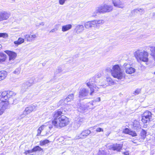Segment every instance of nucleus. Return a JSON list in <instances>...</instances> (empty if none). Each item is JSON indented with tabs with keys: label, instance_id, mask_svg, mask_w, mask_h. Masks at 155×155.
Returning a JSON list of instances; mask_svg holds the SVG:
<instances>
[{
	"label": "nucleus",
	"instance_id": "1",
	"mask_svg": "<svg viewBox=\"0 0 155 155\" xmlns=\"http://www.w3.org/2000/svg\"><path fill=\"white\" fill-rule=\"evenodd\" d=\"M63 114L62 112L60 110L55 111L54 112L53 123L55 127L61 128L68 124V118Z\"/></svg>",
	"mask_w": 155,
	"mask_h": 155
},
{
	"label": "nucleus",
	"instance_id": "2",
	"mask_svg": "<svg viewBox=\"0 0 155 155\" xmlns=\"http://www.w3.org/2000/svg\"><path fill=\"white\" fill-rule=\"evenodd\" d=\"M106 71L108 72H110L112 76L114 78L118 79H121L125 78V74L124 73L120 66L118 64H115L113 66L112 69L107 67Z\"/></svg>",
	"mask_w": 155,
	"mask_h": 155
},
{
	"label": "nucleus",
	"instance_id": "3",
	"mask_svg": "<svg viewBox=\"0 0 155 155\" xmlns=\"http://www.w3.org/2000/svg\"><path fill=\"white\" fill-rule=\"evenodd\" d=\"M134 55L137 60L139 59L144 62L148 61V58L147 57L148 53L144 50H138L134 52Z\"/></svg>",
	"mask_w": 155,
	"mask_h": 155
},
{
	"label": "nucleus",
	"instance_id": "4",
	"mask_svg": "<svg viewBox=\"0 0 155 155\" xmlns=\"http://www.w3.org/2000/svg\"><path fill=\"white\" fill-rule=\"evenodd\" d=\"M101 76V74L100 73L97 74L95 75L93 77L91 80V81L87 82V81L86 82V84L87 86L90 88L91 91L90 94L91 95H93V93L97 91L98 89V87H97L96 85H93V82H96V81L94 80L96 79V78L97 77V78H100Z\"/></svg>",
	"mask_w": 155,
	"mask_h": 155
},
{
	"label": "nucleus",
	"instance_id": "5",
	"mask_svg": "<svg viewBox=\"0 0 155 155\" xmlns=\"http://www.w3.org/2000/svg\"><path fill=\"white\" fill-rule=\"evenodd\" d=\"M113 9V6L104 4L97 7V11L99 12L100 13L104 14L110 12L112 11Z\"/></svg>",
	"mask_w": 155,
	"mask_h": 155
},
{
	"label": "nucleus",
	"instance_id": "6",
	"mask_svg": "<svg viewBox=\"0 0 155 155\" xmlns=\"http://www.w3.org/2000/svg\"><path fill=\"white\" fill-rule=\"evenodd\" d=\"M152 114L151 112L146 111L142 116L141 121L144 123L149 122L152 119Z\"/></svg>",
	"mask_w": 155,
	"mask_h": 155
},
{
	"label": "nucleus",
	"instance_id": "7",
	"mask_svg": "<svg viewBox=\"0 0 155 155\" xmlns=\"http://www.w3.org/2000/svg\"><path fill=\"white\" fill-rule=\"evenodd\" d=\"M91 133V131L89 130H83L81 132L80 134L76 136L75 137V139H84L86 138Z\"/></svg>",
	"mask_w": 155,
	"mask_h": 155
},
{
	"label": "nucleus",
	"instance_id": "8",
	"mask_svg": "<svg viewBox=\"0 0 155 155\" xmlns=\"http://www.w3.org/2000/svg\"><path fill=\"white\" fill-rule=\"evenodd\" d=\"M123 66L125 68V72L127 74H131L135 71V69L131 67L129 63H125Z\"/></svg>",
	"mask_w": 155,
	"mask_h": 155
},
{
	"label": "nucleus",
	"instance_id": "9",
	"mask_svg": "<svg viewBox=\"0 0 155 155\" xmlns=\"http://www.w3.org/2000/svg\"><path fill=\"white\" fill-rule=\"evenodd\" d=\"M53 120L52 121H49L45 124H44L42 125L44 130L46 131L47 133L49 132L50 130L53 128V125L54 126Z\"/></svg>",
	"mask_w": 155,
	"mask_h": 155
},
{
	"label": "nucleus",
	"instance_id": "10",
	"mask_svg": "<svg viewBox=\"0 0 155 155\" xmlns=\"http://www.w3.org/2000/svg\"><path fill=\"white\" fill-rule=\"evenodd\" d=\"M89 93V91L88 89H87L85 88H83L80 89L79 92V97L80 98H84L85 97L87 96L89 94H90ZM90 95H91L90 94Z\"/></svg>",
	"mask_w": 155,
	"mask_h": 155
},
{
	"label": "nucleus",
	"instance_id": "11",
	"mask_svg": "<svg viewBox=\"0 0 155 155\" xmlns=\"http://www.w3.org/2000/svg\"><path fill=\"white\" fill-rule=\"evenodd\" d=\"M7 94V92L6 91H4L2 92H0V100L3 102H4V103H3L2 104H0V106H2L3 104H4L5 103L7 102H9V104L10 102L9 101H6V98H7V97L5 96V95H6Z\"/></svg>",
	"mask_w": 155,
	"mask_h": 155
},
{
	"label": "nucleus",
	"instance_id": "12",
	"mask_svg": "<svg viewBox=\"0 0 155 155\" xmlns=\"http://www.w3.org/2000/svg\"><path fill=\"white\" fill-rule=\"evenodd\" d=\"M10 16V14L6 12L3 11L0 12V22L8 19Z\"/></svg>",
	"mask_w": 155,
	"mask_h": 155
},
{
	"label": "nucleus",
	"instance_id": "13",
	"mask_svg": "<svg viewBox=\"0 0 155 155\" xmlns=\"http://www.w3.org/2000/svg\"><path fill=\"white\" fill-rule=\"evenodd\" d=\"M37 37V35L36 34H26L24 35L25 39L27 41L29 42L34 41Z\"/></svg>",
	"mask_w": 155,
	"mask_h": 155
},
{
	"label": "nucleus",
	"instance_id": "14",
	"mask_svg": "<svg viewBox=\"0 0 155 155\" xmlns=\"http://www.w3.org/2000/svg\"><path fill=\"white\" fill-rule=\"evenodd\" d=\"M9 107L8 102L5 103L2 105V106H0V115H2L5 110L6 109L9 108Z\"/></svg>",
	"mask_w": 155,
	"mask_h": 155
},
{
	"label": "nucleus",
	"instance_id": "15",
	"mask_svg": "<svg viewBox=\"0 0 155 155\" xmlns=\"http://www.w3.org/2000/svg\"><path fill=\"white\" fill-rule=\"evenodd\" d=\"M114 5L118 8H123L124 7V3L120 0H114L113 1Z\"/></svg>",
	"mask_w": 155,
	"mask_h": 155
},
{
	"label": "nucleus",
	"instance_id": "16",
	"mask_svg": "<svg viewBox=\"0 0 155 155\" xmlns=\"http://www.w3.org/2000/svg\"><path fill=\"white\" fill-rule=\"evenodd\" d=\"M5 52L9 56L10 61L14 60L17 56V54L14 52L9 50L5 51Z\"/></svg>",
	"mask_w": 155,
	"mask_h": 155
},
{
	"label": "nucleus",
	"instance_id": "17",
	"mask_svg": "<svg viewBox=\"0 0 155 155\" xmlns=\"http://www.w3.org/2000/svg\"><path fill=\"white\" fill-rule=\"evenodd\" d=\"M122 147V144L116 143L111 146L110 148L114 150L120 151Z\"/></svg>",
	"mask_w": 155,
	"mask_h": 155
},
{
	"label": "nucleus",
	"instance_id": "18",
	"mask_svg": "<svg viewBox=\"0 0 155 155\" xmlns=\"http://www.w3.org/2000/svg\"><path fill=\"white\" fill-rule=\"evenodd\" d=\"M95 26L93 20L86 22L84 24L85 28L86 29H89Z\"/></svg>",
	"mask_w": 155,
	"mask_h": 155
},
{
	"label": "nucleus",
	"instance_id": "19",
	"mask_svg": "<svg viewBox=\"0 0 155 155\" xmlns=\"http://www.w3.org/2000/svg\"><path fill=\"white\" fill-rule=\"evenodd\" d=\"M84 119L82 118L78 117L76 119L74 124H77V125L75 127V128H78L80 127L81 124L84 121Z\"/></svg>",
	"mask_w": 155,
	"mask_h": 155
},
{
	"label": "nucleus",
	"instance_id": "20",
	"mask_svg": "<svg viewBox=\"0 0 155 155\" xmlns=\"http://www.w3.org/2000/svg\"><path fill=\"white\" fill-rule=\"evenodd\" d=\"M84 26L82 25H78L76 26L75 30L78 33H80L84 31Z\"/></svg>",
	"mask_w": 155,
	"mask_h": 155
},
{
	"label": "nucleus",
	"instance_id": "21",
	"mask_svg": "<svg viewBox=\"0 0 155 155\" xmlns=\"http://www.w3.org/2000/svg\"><path fill=\"white\" fill-rule=\"evenodd\" d=\"M74 99V94H71L69 95L65 99H63V100L61 101L62 102L63 101H65V102H67V103L71 101V100H73Z\"/></svg>",
	"mask_w": 155,
	"mask_h": 155
},
{
	"label": "nucleus",
	"instance_id": "22",
	"mask_svg": "<svg viewBox=\"0 0 155 155\" xmlns=\"http://www.w3.org/2000/svg\"><path fill=\"white\" fill-rule=\"evenodd\" d=\"M106 81H107L108 83V84H102L101 85L102 87H105V85L106 86H107L108 85H113L114 84V82L112 80V79H111V78L110 77H107L106 78Z\"/></svg>",
	"mask_w": 155,
	"mask_h": 155
},
{
	"label": "nucleus",
	"instance_id": "23",
	"mask_svg": "<svg viewBox=\"0 0 155 155\" xmlns=\"http://www.w3.org/2000/svg\"><path fill=\"white\" fill-rule=\"evenodd\" d=\"M101 101V98L99 97L96 99L95 100L92 101L91 102H89L88 103V107H89V109H93L94 108V107H93L94 105L93 103L97 101Z\"/></svg>",
	"mask_w": 155,
	"mask_h": 155
},
{
	"label": "nucleus",
	"instance_id": "24",
	"mask_svg": "<svg viewBox=\"0 0 155 155\" xmlns=\"http://www.w3.org/2000/svg\"><path fill=\"white\" fill-rule=\"evenodd\" d=\"M72 25L71 24H68L66 25H63L62 27V31L63 32L66 31L72 28Z\"/></svg>",
	"mask_w": 155,
	"mask_h": 155
},
{
	"label": "nucleus",
	"instance_id": "25",
	"mask_svg": "<svg viewBox=\"0 0 155 155\" xmlns=\"http://www.w3.org/2000/svg\"><path fill=\"white\" fill-rule=\"evenodd\" d=\"M63 99L61 100H60L59 102V104L61 105H66V109H67V108H68V110H71V107H70L71 105H69L68 104H67V102H65L64 101H63L61 102V101Z\"/></svg>",
	"mask_w": 155,
	"mask_h": 155
},
{
	"label": "nucleus",
	"instance_id": "26",
	"mask_svg": "<svg viewBox=\"0 0 155 155\" xmlns=\"http://www.w3.org/2000/svg\"><path fill=\"white\" fill-rule=\"evenodd\" d=\"M24 39L21 38H19L17 41H14V43L16 46H17L19 45H20L24 43Z\"/></svg>",
	"mask_w": 155,
	"mask_h": 155
},
{
	"label": "nucleus",
	"instance_id": "27",
	"mask_svg": "<svg viewBox=\"0 0 155 155\" xmlns=\"http://www.w3.org/2000/svg\"><path fill=\"white\" fill-rule=\"evenodd\" d=\"M7 74L6 71H0V81L4 79L6 77Z\"/></svg>",
	"mask_w": 155,
	"mask_h": 155
},
{
	"label": "nucleus",
	"instance_id": "28",
	"mask_svg": "<svg viewBox=\"0 0 155 155\" xmlns=\"http://www.w3.org/2000/svg\"><path fill=\"white\" fill-rule=\"evenodd\" d=\"M7 58L6 54L0 52V63L5 61Z\"/></svg>",
	"mask_w": 155,
	"mask_h": 155
},
{
	"label": "nucleus",
	"instance_id": "29",
	"mask_svg": "<svg viewBox=\"0 0 155 155\" xmlns=\"http://www.w3.org/2000/svg\"><path fill=\"white\" fill-rule=\"evenodd\" d=\"M133 127L134 129L138 130L141 128V126L139 122L135 121L133 123Z\"/></svg>",
	"mask_w": 155,
	"mask_h": 155
},
{
	"label": "nucleus",
	"instance_id": "30",
	"mask_svg": "<svg viewBox=\"0 0 155 155\" xmlns=\"http://www.w3.org/2000/svg\"><path fill=\"white\" fill-rule=\"evenodd\" d=\"M93 21L94 25L96 26L99 25H102L104 22V21L102 19L94 20Z\"/></svg>",
	"mask_w": 155,
	"mask_h": 155
},
{
	"label": "nucleus",
	"instance_id": "31",
	"mask_svg": "<svg viewBox=\"0 0 155 155\" xmlns=\"http://www.w3.org/2000/svg\"><path fill=\"white\" fill-rule=\"evenodd\" d=\"M150 50L151 51V55L153 57L154 60L155 61V47H151Z\"/></svg>",
	"mask_w": 155,
	"mask_h": 155
},
{
	"label": "nucleus",
	"instance_id": "32",
	"mask_svg": "<svg viewBox=\"0 0 155 155\" xmlns=\"http://www.w3.org/2000/svg\"><path fill=\"white\" fill-rule=\"evenodd\" d=\"M32 152H36L37 151L39 152L42 151V152L43 151V150L42 148L39 147V146H36L32 149Z\"/></svg>",
	"mask_w": 155,
	"mask_h": 155
},
{
	"label": "nucleus",
	"instance_id": "33",
	"mask_svg": "<svg viewBox=\"0 0 155 155\" xmlns=\"http://www.w3.org/2000/svg\"><path fill=\"white\" fill-rule=\"evenodd\" d=\"M13 94L12 91L9 92V93L7 92V94L5 95V96L7 97V98H6V101H9L10 102L9 100L11 99H10L11 97L12 96Z\"/></svg>",
	"mask_w": 155,
	"mask_h": 155
},
{
	"label": "nucleus",
	"instance_id": "34",
	"mask_svg": "<svg viewBox=\"0 0 155 155\" xmlns=\"http://www.w3.org/2000/svg\"><path fill=\"white\" fill-rule=\"evenodd\" d=\"M146 131L142 129L140 133L142 139H144L146 137Z\"/></svg>",
	"mask_w": 155,
	"mask_h": 155
},
{
	"label": "nucleus",
	"instance_id": "35",
	"mask_svg": "<svg viewBox=\"0 0 155 155\" xmlns=\"http://www.w3.org/2000/svg\"><path fill=\"white\" fill-rule=\"evenodd\" d=\"M49 142V141L48 140H42L40 142V146H43L46 144L48 143Z\"/></svg>",
	"mask_w": 155,
	"mask_h": 155
},
{
	"label": "nucleus",
	"instance_id": "36",
	"mask_svg": "<svg viewBox=\"0 0 155 155\" xmlns=\"http://www.w3.org/2000/svg\"><path fill=\"white\" fill-rule=\"evenodd\" d=\"M31 112L30 111L28 107H27L25 109V110L23 112V115L24 116H24H25L30 113Z\"/></svg>",
	"mask_w": 155,
	"mask_h": 155
},
{
	"label": "nucleus",
	"instance_id": "37",
	"mask_svg": "<svg viewBox=\"0 0 155 155\" xmlns=\"http://www.w3.org/2000/svg\"><path fill=\"white\" fill-rule=\"evenodd\" d=\"M21 68H16L15 70L14 71V73L16 74H19L21 72Z\"/></svg>",
	"mask_w": 155,
	"mask_h": 155
},
{
	"label": "nucleus",
	"instance_id": "38",
	"mask_svg": "<svg viewBox=\"0 0 155 155\" xmlns=\"http://www.w3.org/2000/svg\"><path fill=\"white\" fill-rule=\"evenodd\" d=\"M42 127H42V126H41L38 128L37 130L38 133L37 134V136L40 135L41 131L43 130Z\"/></svg>",
	"mask_w": 155,
	"mask_h": 155
},
{
	"label": "nucleus",
	"instance_id": "39",
	"mask_svg": "<svg viewBox=\"0 0 155 155\" xmlns=\"http://www.w3.org/2000/svg\"><path fill=\"white\" fill-rule=\"evenodd\" d=\"M130 131V130L128 128H126L123 130V132L124 133L129 134Z\"/></svg>",
	"mask_w": 155,
	"mask_h": 155
},
{
	"label": "nucleus",
	"instance_id": "40",
	"mask_svg": "<svg viewBox=\"0 0 155 155\" xmlns=\"http://www.w3.org/2000/svg\"><path fill=\"white\" fill-rule=\"evenodd\" d=\"M130 135H131L133 137H135L137 135L136 133L134 131L130 130L129 134Z\"/></svg>",
	"mask_w": 155,
	"mask_h": 155
},
{
	"label": "nucleus",
	"instance_id": "41",
	"mask_svg": "<svg viewBox=\"0 0 155 155\" xmlns=\"http://www.w3.org/2000/svg\"><path fill=\"white\" fill-rule=\"evenodd\" d=\"M8 35L7 34L5 33H0V37H8Z\"/></svg>",
	"mask_w": 155,
	"mask_h": 155
},
{
	"label": "nucleus",
	"instance_id": "42",
	"mask_svg": "<svg viewBox=\"0 0 155 155\" xmlns=\"http://www.w3.org/2000/svg\"><path fill=\"white\" fill-rule=\"evenodd\" d=\"M97 7L96 8V10L95 12L93 13L92 16H95L97 15V13H100V12L97 11Z\"/></svg>",
	"mask_w": 155,
	"mask_h": 155
},
{
	"label": "nucleus",
	"instance_id": "43",
	"mask_svg": "<svg viewBox=\"0 0 155 155\" xmlns=\"http://www.w3.org/2000/svg\"><path fill=\"white\" fill-rule=\"evenodd\" d=\"M138 12L140 13L141 15L143 14L144 12V10L143 8H138Z\"/></svg>",
	"mask_w": 155,
	"mask_h": 155
},
{
	"label": "nucleus",
	"instance_id": "44",
	"mask_svg": "<svg viewBox=\"0 0 155 155\" xmlns=\"http://www.w3.org/2000/svg\"><path fill=\"white\" fill-rule=\"evenodd\" d=\"M103 131H104V130H103V129H102L101 128H100V127L97 128L96 130V131L97 132H103Z\"/></svg>",
	"mask_w": 155,
	"mask_h": 155
},
{
	"label": "nucleus",
	"instance_id": "45",
	"mask_svg": "<svg viewBox=\"0 0 155 155\" xmlns=\"http://www.w3.org/2000/svg\"><path fill=\"white\" fill-rule=\"evenodd\" d=\"M67 0H59V2L60 5H63L65 2Z\"/></svg>",
	"mask_w": 155,
	"mask_h": 155
},
{
	"label": "nucleus",
	"instance_id": "46",
	"mask_svg": "<svg viewBox=\"0 0 155 155\" xmlns=\"http://www.w3.org/2000/svg\"><path fill=\"white\" fill-rule=\"evenodd\" d=\"M62 68L61 67L58 68V69L57 70L56 72H55L56 74L59 73L61 72L62 71Z\"/></svg>",
	"mask_w": 155,
	"mask_h": 155
},
{
	"label": "nucleus",
	"instance_id": "47",
	"mask_svg": "<svg viewBox=\"0 0 155 155\" xmlns=\"http://www.w3.org/2000/svg\"><path fill=\"white\" fill-rule=\"evenodd\" d=\"M98 155H107L106 153L104 151H102L101 152L100 151L98 153Z\"/></svg>",
	"mask_w": 155,
	"mask_h": 155
},
{
	"label": "nucleus",
	"instance_id": "48",
	"mask_svg": "<svg viewBox=\"0 0 155 155\" xmlns=\"http://www.w3.org/2000/svg\"><path fill=\"white\" fill-rule=\"evenodd\" d=\"M33 111L37 109V106L36 105H32L31 106Z\"/></svg>",
	"mask_w": 155,
	"mask_h": 155
},
{
	"label": "nucleus",
	"instance_id": "49",
	"mask_svg": "<svg viewBox=\"0 0 155 155\" xmlns=\"http://www.w3.org/2000/svg\"><path fill=\"white\" fill-rule=\"evenodd\" d=\"M141 91V89H137L136 90V91H135L134 93H135L138 94Z\"/></svg>",
	"mask_w": 155,
	"mask_h": 155
},
{
	"label": "nucleus",
	"instance_id": "50",
	"mask_svg": "<svg viewBox=\"0 0 155 155\" xmlns=\"http://www.w3.org/2000/svg\"><path fill=\"white\" fill-rule=\"evenodd\" d=\"M138 12V8L135 9H134L132 11V13H133L135 14L137 13Z\"/></svg>",
	"mask_w": 155,
	"mask_h": 155
},
{
	"label": "nucleus",
	"instance_id": "51",
	"mask_svg": "<svg viewBox=\"0 0 155 155\" xmlns=\"http://www.w3.org/2000/svg\"><path fill=\"white\" fill-rule=\"evenodd\" d=\"M44 23L43 22H41L38 24L36 25V26H39L40 25L44 26Z\"/></svg>",
	"mask_w": 155,
	"mask_h": 155
},
{
	"label": "nucleus",
	"instance_id": "52",
	"mask_svg": "<svg viewBox=\"0 0 155 155\" xmlns=\"http://www.w3.org/2000/svg\"><path fill=\"white\" fill-rule=\"evenodd\" d=\"M78 109H81L82 110H85L84 107H82L81 106H79V105L78 106Z\"/></svg>",
	"mask_w": 155,
	"mask_h": 155
},
{
	"label": "nucleus",
	"instance_id": "53",
	"mask_svg": "<svg viewBox=\"0 0 155 155\" xmlns=\"http://www.w3.org/2000/svg\"><path fill=\"white\" fill-rule=\"evenodd\" d=\"M58 30V28H54L52 29L50 31V32H54Z\"/></svg>",
	"mask_w": 155,
	"mask_h": 155
},
{
	"label": "nucleus",
	"instance_id": "54",
	"mask_svg": "<svg viewBox=\"0 0 155 155\" xmlns=\"http://www.w3.org/2000/svg\"><path fill=\"white\" fill-rule=\"evenodd\" d=\"M33 152L32 151V150L31 151V150H27V151H26L25 152V153L26 154H29V153H32Z\"/></svg>",
	"mask_w": 155,
	"mask_h": 155
},
{
	"label": "nucleus",
	"instance_id": "55",
	"mask_svg": "<svg viewBox=\"0 0 155 155\" xmlns=\"http://www.w3.org/2000/svg\"><path fill=\"white\" fill-rule=\"evenodd\" d=\"M111 133V132L110 131H109V132H107L106 133V135L107 136H108L110 134V133Z\"/></svg>",
	"mask_w": 155,
	"mask_h": 155
},
{
	"label": "nucleus",
	"instance_id": "56",
	"mask_svg": "<svg viewBox=\"0 0 155 155\" xmlns=\"http://www.w3.org/2000/svg\"><path fill=\"white\" fill-rule=\"evenodd\" d=\"M28 107L29 108V109H30V111L31 112H32V111H33V110H32V107H31V106Z\"/></svg>",
	"mask_w": 155,
	"mask_h": 155
},
{
	"label": "nucleus",
	"instance_id": "57",
	"mask_svg": "<svg viewBox=\"0 0 155 155\" xmlns=\"http://www.w3.org/2000/svg\"><path fill=\"white\" fill-rule=\"evenodd\" d=\"M2 45H1L0 44V50L2 48Z\"/></svg>",
	"mask_w": 155,
	"mask_h": 155
},
{
	"label": "nucleus",
	"instance_id": "58",
	"mask_svg": "<svg viewBox=\"0 0 155 155\" xmlns=\"http://www.w3.org/2000/svg\"><path fill=\"white\" fill-rule=\"evenodd\" d=\"M151 155H155V152L153 153V154H151Z\"/></svg>",
	"mask_w": 155,
	"mask_h": 155
},
{
	"label": "nucleus",
	"instance_id": "59",
	"mask_svg": "<svg viewBox=\"0 0 155 155\" xmlns=\"http://www.w3.org/2000/svg\"><path fill=\"white\" fill-rule=\"evenodd\" d=\"M153 128H154V129L155 130V124L153 125Z\"/></svg>",
	"mask_w": 155,
	"mask_h": 155
},
{
	"label": "nucleus",
	"instance_id": "60",
	"mask_svg": "<svg viewBox=\"0 0 155 155\" xmlns=\"http://www.w3.org/2000/svg\"><path fill=\"white\" fill-rule=\"evenodd\" d=\"M0 155H4V154L3 153H2L0 154Z\"/></svg>",
	"mask_w": 155,
	"mask_h": 155
},
{
	"label": "nucleus",
	"instance_id": "61",
	"mask_svg": "<svg viewBox=\"0 0 155 155\" xmlns=\"http://www.w3.org/2000/svg\"><path fill=\"white\" fill-rule=\"evenodd\" d=\"M26 99V98H25L24 99H23V101H25Z\"/></svg>",
	"mask_w": 155,
	"mask_h": 155
},
{
	"label": "nucleus",
	"instance_id": "62",
	"mask_svg": "<svg viewBox=\"0 0 155 155\" xmlns=\"http://www.w3.org/2000/svg\"><path fill=\"white\" fill-rule=\"evenodd\" d=\"M28 86H26L25 87L26 88H28Z\"/></svg>",
	"mask_w": 155,
	"mask_h": 155
},
{
	"label": "nucleus",
	"instance_id": "63",
	"mask_svg": "<svg viewBox=\"0 0 155 155\" xmlns=\"http://www.w3.org/2000/svg\"><path fill=\"white\" fill-rule=\"evenodd\" d=\"M25 85V84H23V85H24V86Z\"/></svg>",
	"mask_w": 155,
	"mask_h": 155
},
{
	"label": "nucleus",
	"instance_id": "64",
	"mask_svg": "<svg viewBox=\"0 0 155 155\" xmlns=\"http://www.w3.org/2000/svg\"><path fill=\"white\" fill-rule=\"evenodd\" d=\"M154 74H155V72H154Z\"/></svg>",
	"mask_w": 155,
	"mask_h": 155
}]
</instances>
